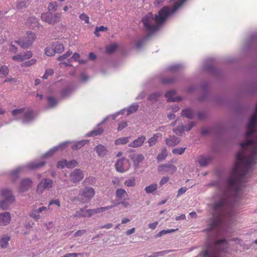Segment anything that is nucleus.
<instances>
[{"label":"nucleus","mask_w":257,"mask_h":257,"mask_svg":"<svg viewBox=\"0 0 257 257\" xmlns=\"http://www.w3.org/2000/svg\"><path fill=\"white\" fill-rule=\"evenodd\" d=\"M243 149L236 155V162L227 181L230 189L237 193L245 181V176L257 163V138L241 143Z\"/></svg>","instance_id":"1"},{"label":"nucleus","mask_w":257,"mask_h":257,"mask_svg":"<svg viewBox=\"0 0 257 257\" xmlns=\"http://www.w3.org/2000/svg\"><path fill=\"white\" fill-rule=\"evenodd\" d=\"M212 208L214 212L218 213L219 215L211 223L209 230L220 227L226 219L231 220L234 215L233 205L229 202L228 199L224 195L221 196L218 201L213 204Z\"/></svg>","instance_id":"2"},{"label":"nucleus","mask_w":257,"mask_h":257,"mask_svg":"<svg viewBox=\"0 0 257 257\" xmlns=\"http://www.w3.org/2000/svg\"><path fill=\"white\" fill-rule=\"evenodd\" d=\"M170 13V10L168 7L162 9L158 15H154L151 13H148L142 19V22L146 30L150 33L157 31Z\"/></svg>","instance_id":"3"},{"label":"nucleus","mask_w":257,"mask_h":257,"mask_svg":"<svg viewBox=\"0 0 257 257\" xmlns=\"http://www.w3.org/2000/svg\"><path fill=\"white\" fill-rule=\"evenodd\" d=\"M215 248L214 249H206L201 252L200 255L203 257H219V251H224L227 246L226 240L222 239L214 241Z\"/></svg>","instance_id":"4"},{"label":"nucleus","mask_w":257,"mask_h":257,"mask_svg":"<svg viewBox=\"0 0 257 257\" xmlns=\"http://www.w3.org/2000/svg\"><path fill=\"white\" fill-rule=\"evenodd\" d=\"M25 108L14 109L12 111V114L15 117L18 115H22V120L24 123L29 122L32 121L35 116L34 112L31 109H27L25 111Z\"/></svg>","instance_id":"5"},{"label":"nucleus","mask_w":257,"mask_h":257,"mask_svg":"<svg viewBox=\"0 0 257 257\" xmlns=\"http://www.w3.org/2000/svg\"><path fill=\"white\" fill-rule=\"evenodd\" d=\"M1 195L4 200L0 202V207L3 210H7L10 205L14 202V196L12 195V192L8 189H3L1 192Z\"/></svg>","instance_id":"6"},{"label":"nucleus","mask_w":257,"mask_h":257,"mask_svg":"<svg viewBox=\"0 0 257 257\" xmlns=\"http://www.w3.org/2000/svg\"><path fill=\"white\" fill-rule=\"evenodd\" d=\"M94 189L90 187L81 188L79 192L78 196L84 202H88L94 196Z\"/></svg>","instance_id":"7"},{"label":"nucleus","mask_w":257,"mask_h":257,"mask_svg":"<svg viewBox=\"0 0 257 257\" xmlns=\"http://www.w3.org/2000/svg\"><path fill=\"white\" fill-rule=\"evenodd\" d=\"M61 15L60 13H56L53 15L52 13L48 12L42 14L41 19L43 21L49 24H54L61 20Z\"/></svg>","instance_id":"8"},{"label":"nucleus","mask_w":257,"mask_h":257,"mask_svg":"<svg viewBox=\"0 0 257 257\" xmlns=\"http://www.w3.org/2000/svg\"><path fill=\"white\" fill-rule=\"evenodd\" d=\"M35 38V34L30 32L27 33V40H19L15 41L14 42L17 43L21 47L27 49L30 47Z\"/></svg>","instance_id":"9"},{"label":"nucleus","mask_w":257,"mask_h":257,"mask_svg":"<svg viewBox=\"0 0 257 257\" xmlns=\"http://www.w3.org/2000/svg\"><path fill=\"white\" fill-rule=\"evenodd\" d=\"M130 168L129 161L124 158L120 159L115 163V169L120 173H123L127 171Z\"/></svg>","instance_id":"10"},{"label":"nucleus","mask_w":257,"mask_h":257,"mask_svg":"<svg viewBox=\"0 0 257 257\" xmlns=\"http://www.w3.org/2000/svg\"><path fill=\"white\" fill-rule=\"evenodd\" d=\"M257 122V116L253 114L249 118L248 124V131L245 134V138L248 139L254 132L255 124Z\"/></svg>","instance_id":"11"},{"label":"nucleus","mask_w":257,"mask_h":257,"mask_svg":"<svg viewBox=\"0 0 257 257\" xmlns=\"http://www.w3.org/2000/svg\"><path fill=\"white\" fill-rule=\"evenodd\" d=\"M158 171L159 172L168 173L172 174L176 172L177 167L172 164H162L158 166Z\"/></svg>","instance_id":"12"},{"label":"nucleus","mask_w":257,"mask_h":257,"mask_svg":"<svg viewBox=\"0 0 257 257\" xmlns=\"http://www.w3.org/2000/svg\"><path fill=\"white\" fill-rule=\"evenodd\" d=\"M83 178L84 175L82 171L78 169H75L70 175V181L74 183L80 181Z\"/></svg>","instance_id":"13"},{"label":"nucleus","mask_w":257,"mask_h":257,"mask_svg":"<svg viewBox=\"0 0 257 257\" xmlns=\"http://www.w3.org/2000/svg\"><path fill=\"white\" fill-rule=\"evenodd\" d=\"M32 53L31 51H26L20 53L19 54L14 56L13 59L18 62H21L24 60L30 59L32 56Z\"/></svg>","instance_id":"14"},{"label":"nucleus","mask_w":257,"mask_h":257,"mask_svg":"<svg viewBox=\"0 0 257 257\" xmlns=\"http://www.w3.org/2000/svg\"><path fill=\"white\" fill-rule=\"evenodd\" d=\"M53 181L51 179H44L38 185L37 191L42 193L44 189H48L52 187Z\"/></svg>","instance_id":"15"},{"label":"nucleus","mask_w":257,"mask_h":257,"mask_svg":"<svg viewBox=\"0 0 257 257\" xmlns=\"http://www.w3.org/2000/svg\"><path fill=\"white\" fill-rule=\"evenodd\" d=\"M194 124L195 123L193 122H191L187 125H182L181 126H179L177 128L174 129L173 132L176 135H180L185 131H190L193 127Z\"/></svg>","instance_id":"16"},{"label":"nucleus","mask_w":257,"mask_h":257,"mask_svg":"<svg viewBox=\"0 0 257 257\" xmlns=\"http://www.w3.org/2000/svg\"><path fill=\"white\" fill-rule=\"evenodd\" d=\"M11 220L10 212H6L0 213V225H7L9 224Z\"/></svg>","instance_id":"17"},{"label":"nucleus","mask_w":257,"mask_h":257,"mask_svg":"<svg viewBox=\"0 0 257 257\" xmlns=\"http://www.w3.org/2000/svg\"><path fill=\"white\" fill-rule=\"evenodd\" d=\"M32 182L29 179H25L22 181L19 188L20 192H25L31 187Z\"/></svg>","instance_id":"18"},{"label":"nucleus","mask_w":257,"mask_h":257,"mask_svg":"<svg viewBox=\"0 0 257 257\" xmlns=\"http://www.w3.org/2000/svg\"><path fill=\"white\" fill-rule=\"evenodd\" d=\"M130 157L131 160L133 161L134 165L136 167H138L139 164L144 159V157L142 154H133L131 155Z\"/></svg>","instance_id":"19"},{"label":"nucleus","mask_w":257,"mask_h":257,"mask_svg":"<svg viewBox=\"0 0 257 257\" xmlns=\"http://www.w3.org/2000/svg\"><path fill=\"white\" fill-rule=\"evenodd\" d=\"M146 137L144 136H142L137 139L134 140L132 143L129 144V146L132 148H137L141 146L145 141L146 140Z\"/></svg>","instance_id":"20"},{"label":"nucleus","mask_w":257,"mask_h":257,"mask_svg":"<svg viewBox=\"0 0 257 257\" xmlns=\"http://www.w3.org/2000/svg\"><path fill=\"white\" fill-rule=\"evenodd\" d=\"M166 144L169 146H175L179 142L180 140L176 136H171L169 138H167L165 140Z\"/></svg>","instance_id":"21"},{"label":"nucleus","mask_w":257,"mask_h":257,"mask_svg":"<svg viewBox=\"0 0 257 257\" xmlns=\"http://www.w3.org/2000/svg\"><path fill=\"white\" fill-rule=\"evenodd\" d=\"M95 151L98 156L103 157L106 155L107 150L102 145L99 144L95 147Z\"/></svg>","instance_id":"22"},{"label":"nucleus","mask_w":257,"mask_h":257,"mask_svg":"<svg viewBox=\"0 0 257 257\" xmlns=\"http://www.w3.org/2000/svg\"><path fill=\"white\" fill-rule=\"evenodd\" d=\"M175 94L176 91L173 90L167 91L165 94V96L167 98V101L168 102H171L176 101L180 100L179 98H175L174 97V96L175 95Z\"/></svg>","instance_id":"23"},{"label":"nucleus","mask_w":257,"mask_h":257,"mask_svg":"<svg viewBox=\"0 0 257 257\" xmlns=\"http://www.w3.org/2000/svg\"><path fill=\"white\" fill-rule=\"evenodd\" d=\"M46 164L44 161L40 162H33L28 164V167L29 169L34 170L37 169L44 166Z\"/></svg>","instance_id":"24"},{"label":"nucleus","mask_w":257,"mask_h":257,"mask_svg":"<svg viewBox=\"0 0 257 257\" xmlns=\"http://www.w3.org/2000/svg\"><path fill=\"white\" fill-rule=\"evenodd\" d=\"M52 44L54 47L56 53H61L64 50V47L63 45L60 43L59 42H54Z\"/></svg>","instance_id":"25"},{"label":"nucleus","mask_w":257,"mask_h":257,"mask_svg":"<svg viewBox=\"0 0 257 257\" xmlns=\"http://www.w3.org/2000/svg\"><path fill=\"white\" fill-rule=\"evenodd\" d=\"M210 161V158L204 156H200L198 160V162L201 166H205L207 165Z\"/></svg>","instance_id":"26"},{"label":"nucleus","mask_w":257,"mask_h":257,"mask_svg":"<svg viewBox=\"0 0 257 257\" xmlns=\"http://www.w3.org/2000/svg\"><path fill=\"white\" fill-rule=\"evenodd\" d=\"M10 240V237L9 236H3L0 239V245L2 248H5L9 246V241Z\"/></svg>","instance_id":"27"},{"label":"nucleus","mask_w":257,"mask_h":257,"mask_svg":"<svg viewBox=\"0 0 257 257\" xmlns=\"http://www.w3.org/2000/svg\"><path fill=\"white\" fill-rule=\"evenodd\" d=\"M29 216L35 221H38L42 218V216L33 208L30 212Z\"/></svg>","instance_id":"28"},{"label":"nucleus","mask_w":257,"mask_h":257,"mask_svg":"<svg viewBox=\"0 0 257 257\" xmlns=\"http://www.w3.org/2000/svg\"><path fill=\"white\" fill-rule=\"evenodd\" d=\"M162 137V135L161 133H156L154 134V136L151 138L148 141L149 146H152L153 145H155L158 139L161 138Z\"/></svg>","instance_id":"29"},{"label":"nucleus","mask_w":257,"mask_h":257,"mask_svg":"<svg viewBox=\"0 0 257 257\" xmlns=\"http://www.w3.org/2000/svg\"><path fill=\"white\" fill-rule=\"evenodd\" d=\"M118 44L116 43H111L106 47V52L108 54L113 53L118 48Z\"/></svg>","instance_id":"30"},{"label":"nucleus","mask_w":257,"mask_h":257,"mask_svg":"<svg viewBox=\"0 0 257 257\" xmlns=\"http://www.w3.org/2000/svg\"><path fill=\"white\" fill-rule=\"evenodd\" d=\"M30 4V0H23L19 2L17 4V9L18 10H22L27 8Z\"/></svg>","instance_id":"31"},{"label":"nucleus","mask_w":257,"mask_h":257,"mask_svg":"<svg viewBox=\"0 0 257 257\" xmlns=\"http://www.w3.org/2000/svg\"><path fill=\"white\" fill-rule=\"evenodd\" d=\"M87 143L86 140L79 141L72 146L71 148L73 150H76L82 148Z\"/></svg>","instance_id":"32"},{"label":"nucleus","mask_w":257,"mask_h":257,"mask_svg":"<svg viewBox=\"0 0 257 257\" xmlns=\"http://www.w3.org/2000/svg\"><path fill=\"white\" fill-rule=\"evenodd\" d=\"M103 132V129L102 127H98L94 130L88 134L89 137H94L101 135Z\"/></svg>","instance_id":"33"},{"label":"nucleus","mask_w":257,"mask_h":257,"mask_svg":"<svg viewBox=\"0 0 257 257\" xmlns=\"http://www.w3.org/2000/svg\"><path fill=\"white\" fill-rule=\"evenodd\" d=\"M45 53L48 56H52L55 55L56 53L52 44L46 48Z\"/></svg>","instance_id":"34"},{"label":"nucleus","mask_w":257,"mask_h":257,"mask_svg":"<svg viewBox=\"0 0 257 257\" xmlns=\"http://www.w3.org/2000/svg\"><path fill=\"white\" fill-rule=\"evenodd\" d=\"M194 115L193 112L190 109H186L184 110L182 112V116L187 118L191 119Z\"/></svg>","instance_id":"35"},{"label":"nucleus","mask_w":257,"mask_h":257,"mask_svg":"<svg viewBox=\"0 0 257 257\" xmlns=\"http://www.w3.org/2000/svg\"><path fill=\"white\" fill-rule=\"evenodd\" d=\"M87 215V212L86 210L83 208H81L76 212L74 215V217H86Z\"/></svg>","instance_id":"36"},{"label":"nucleus","mask_w":257,"mask_h":257,"mask_svg":"<svg viewBox=\"0 0 257 257\" xmlns=\"http://www.w3.org/2000/svg\"><path fill=\"white\" fill-rule=\"evenodd\" d=\"M167 156V151L166 149H163L161 152L158 154L157 159L158 161H161L166 159Z\"/></svg>","instance_id":"37"},{"label":"nucleus","mask_w":257,"mask_h":257,"mask_svg":"<svg viewBox=\"0 0 257 257\" xmlns=\"http://www.w3.org/2000/svg\"><path fill=\"white\" fill-rule=\"evenodd\" d=\"M157 189V185L156 184H152L145 188V191L147 193L150 194L156 191Z\"/></svg>","instance_id":"38"},{"label":"nucleus","mask_w":257,"mask_h":257,"mask_svg":"<svg viewBox=\"0 0 257 257\" xmlns=\"http://www.w3.org/2000/svg\"><path fill=\"white\" fill-rule=\"evenodd\" d=\"M139 108L138 104H133L130 106L126 110L127 115H130L133 113L136 112Z\"/></svg>","instance_id":"39"},{"label":"nucleus","mask_w":257,"mask_h":257,"mask_svg":"<svg viewBox=\"0 0 257 257\" xmlns=\"http://www.w3.org/2000/svg\"><path fill=\"white\" fill-rule=\"evenodd\" d=\"M9 73V69L6 65H2L0 68V77H5Z\"/></svg>","instance_id":"40"},{"label":"nucleus","mask_w":257,"mask_h":257,"mask_svg":"<svg viewBox=\"0 0 257 257\" xmlns=\"http://www.w3.org/2000/svg\"><path fill=\"white\" fill-rule=\"evenodd\" d=\"M129 138L128 137H124L121 138H119L117 139L115 141V145H120V144H126L128 142Z\"/></svg>","instance_id":"41"},{"label":"nucleus","mask_w":257,"mask_h":257,"mask_svg":"<svg viewBox=\"0 0 257 257\" xmlns=\"http://www.w3.org/2000/svg\"><path fill=\"white\" fill-rule=\"evenodd\" d=\"M57 7H58L57 3L55 2H51L49 4V5L48 7V9L49 12H50V11L55 12L57 9Z\"/></svg>","instance_id":"42"},{"label":"nucleus","mask_w":257,"mask_h":257,"mask_svg":"<svg viewBox=\"0 0 257 257\" xmlns=\"http://www.w3.org/2000/svg\"><path fill=\"white\" fill-rule=\"evenodd\" d=\"M124 185L127 187H134L136 185V180L134 178L127 179L124 182Z\"/></svg>","instance_id":"43"},{"label":"nucleus","mask_w":257,"mask_h":257,"mask_svg":"<svg viewBox=\"0 0 257 257\" xmlns=\"http://www.w3.org/2000/svg\"><path fill=\"white\" fill-rule=\"evenodd\" d=\"M178 230V228H177L176 229H167V230H162L161 231H160L157 235V237H161L162 235H164V234H166L167 233H172L174 231H175V230Z\"/></svg>","instance_id":"44"},{"label":"nucleus","mask_w":257,"mask_h":257,"mask_svg":"<svg viewBox=\"0 0 257 257\" xmlns=\"http://www.w3.org/2000/svg\"><path fill=\"white\" fill-rule=\"evenodd\" d=\"M107 30V28L104 26H100V27H96L95 28L94 34L97 36H99V32H104L106 31Z\"/></svg>","instance_id":"45"},{"label":"nucleus","mask_w":257,"mask_h":257,"mask_svg":"<svg viewBox=\"0 0 257 257\" xmlns=\"http://www.w3.org/2000/svg\"><path fill=\"white\" fill-rule=\"evenodd\" d=\"M125 195H126V192L123 189H118L116 191V197L117 198H121Z\"/></svg>","instance_id":"46"},{"label":"nucleus","mask_w":257,"mask_h":257,"mask_svg":"<svg viewBox=\"0 0 257 257\" xmlns=\"http://www.w3.org/2000/svg\"><path fill=\"white\" fill-rule=\"evenodd\" d=\"M114 206L110 205V206H107L106 207H102L100 208H97L96 209H94L95 213H99L103 211H105V210H107L108 209H109L110 208H112Z\"/></svg>","instance_id":"47"},{"label":"nucleus","mask_w":257,"mask_h":257,"mask_svg":"<svg viewBox=\"0 0 257 257\" xmlns=\"http://www.w3.org/2000/svg\"><path fill=\"white\" fill-rule=\"evenodd\" d=\"M80 55L78 53H74L72 56L69 58L68 61L69 63H73L77 62V60L80 59Z\"/></svg>","instance_id":"48"},{"label":"nucleus","mask_w":257,"mask_h":257,"mask_svg":"<svg viewBox=\"0 0 257 257\" xmlns=\"http://www.w3.org/2000/svg\"><path fill=\"white\" fill-rule=\"evenodd\" d=\"M186 0H178L176 2L174 5L173 12H175L185 1Z\"/></svg>","instance_id":"49"},{"label":"nucleus","mask_w":257,"mask_h":257,"mask_svg":"<svg viewBox=\"0 0 257 257\" xmlns=\"http://www.w3.org/2000/svg\"><path fill=\"white\" fill-rule=\"evenodd\" d=\"M161 95L159 93H154L151 94L148 97V100L150 101L156 100Z\"/></svg>","instance_id":"50"},{"label":"nucleus","mask_w":257,"mask_h":257,"mask_svg":"<svg viewBox=\"0 0 257 257\" xmlns=\"http://www.w3.org/2000/svg\"><path fill=\"white\" fill-rule=\"evenodd\" d=\"M186 148H180L174 149L172 150V153L175 155H182L185 151Z\"/></svg>","instance_id":"51"},{"label":"nucleus","mask_w":257,"mask_h":257,"mask_svg":"<svg viewBox=\"0 0 257 257\" xmlns=\"http://www.w3.org/2000/svg\"><path fill=\"white\" fill-rule=\"evenodd\" d=\"M78 164L76 161L73 160L69 162L67 161L66 167L68 168H72L76 167Z\"/></svg>","instance_id":"52"},{"label":"nucleus","mask_w":257,"mask_h":257,"mask_svg":"<svg viewBox=\"0 0 257 257\" xmlns=\"http://www.w3.org/2000/svg\"><path fill=\"white\" fill-rule=\"evenodd\" d=\"M40 214V213H43V212H46L48 210V208L45 206H42L39 208H37L36 206H33V207Z\"/></svg>","instance_id":"53"},{"label":"nucleus","mask_w":257,"mask_h":257,"mask_svg":"<svg viewBox=\"0 0 257 257\" xmlns=\"http://www.w3.org/2000/svg\"><path fill=\"white\" fill-rule=\"evenodd\" d=\"M72 52L71 51H70V50H69L65 54L59 56L58 57V59L60 61H62L64 59H66L72 54Z\"/></svg>","instance_id":"54"},{"label":"nucleus","mask_w":257,"mask_h":257,"mask_svg":"<svg viewBox=\"0 0 257 257\" xmlns=\"http://www.w3.org/2000/svg\"><path fill=\"white\" fill-rule=\"evenodd\" d=\"M47 100H48V103L51 107L54 106L57 103V101L55 99V98L52 96H49L47 98Z\"/></svg>","instance_id":"55"},{"label":"nucleus","mask_w":257,"mask_h":257,"mask_svg":"<svg viewBox=\"0 0 257 257\" xmlns=\"http://www.w3.org/2000/svg\"><path fill=\"white\" fill-rule=\"evenodd\" d=\"M67 160H63L62 161H60L57 163V167L58 168L62 169L64 167H66Z\"/></svg>","instance_id":"56"},{"label":"nucleus","mask_w":257,"mask_h":257,"mask_svg":"<svg viewBox=\"0 0 257 257\" xmlns=\"http://www.w3.org/2000/svg\"><path fill=\"white\" fill-rule=\"evenodd\" d=\"M79 18L81 20H83L85 21V22L86 23V24H88L89 23V17L86 15H85V14L83 13L82 14H81L79 16Z\"/></svg>","instance_id":"57"},{"label":"nucleus","mask_w":257,"mask_h":257,"mask_svg":"<svg viewBox=\"0 0 257 257\" xmlns=\"http://www.w3.org/2000/svg\"><path fill=\"white\" fill-rule=\"evenodd\" d=\"M54 71L52 69L47 70L43 76L44 79H47L49 76L53 74Z\"/></svg>","instance_id":"58"},{"label":"nucleus","mask_w":257,"mask_h":257,"mask_svg":"<svg viewBox=\"0 0 257 257\" xmlns=\"http://www.w3.org/2000/svg\"><path fill=\"white\" fill-rule=\"evenodd\" d=\"M127 126V122L125 121H123L118 124V126L117 127V130L121 131L122 129H123L124 128L126 127Z\"/></svg>","instance_id":"59"},{"label":"nucleus","mask_w":257,"mask_h":257,"mask_svg":"<svg viewBox=\"0 0 257 257\" xmlns=\"http://www.w3.org/2000/svg\"><path fill=\"white\" fill-rule=\"evenodd\" d=\"M86 232V230L85 229L79 230L75 233L74 236L75 237L81 236L85 234Z\"/></svg>","instance_id":"60"},{"label":"nucleus","mask_w":257,"mask_h":257,"mask_svg":"<svg viewBox=\"0 0 257 257\" xmlns=\"http://www.w3.org/2000/svg\"><path fill=\"white\" fill-rule=\"evenodd\" d=\"M57 150V148H54L51 150H50L49 152H48L46 154L45 156L47 157H50L52 156Z\"/></svg>","instance_id":"61"},{"label":"nucleus","mask_w":257,"mask_h":257,"mask_svg":"<svg viewBox=\"0 0 257 257\" xmlns=\"http://www.w3.org/2000/svg\"><path fill=\"white\" fill-rule=\"evenodd\" d=\"M53 204H55L57 206H58V207H59L60 206V201L58 199L52 200L50 201L49 203V206H50Z\"/></svg>","instance_id":"62"},{"label":"nucleus","mask_w":257,"mask_h":257,"mask_svg":"<svg viewBox=\"0 0 257 257\" xmlns=\"http://www.w3.org/2000/svg\"><path fill=\"white\" fill-rule=\"evenodd\" d=\"M169 180V178L168 177H164L162 178L160 182V185H163L166 183H167Z\"/></svg>","instance_id":"63"},{"label":"nucleus","mask_w":257,"mask_h":257,"mask_svg":"<svg viewBox=\"0 0 257 257\" xmlns=\"http://www.w3.org/2000/svg\"><path fill=\"white\" fill-rule=\"evenodd\" d=\"M187 191V188L186 187H182L179 189L178 191L177 196H180L184 194Z\"/></svg>","instance_id":"64"}]
</instances>
